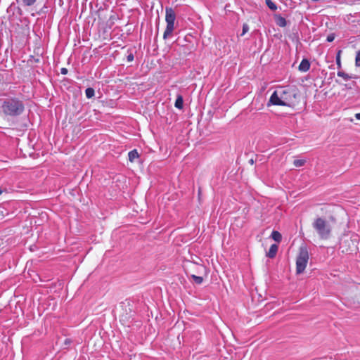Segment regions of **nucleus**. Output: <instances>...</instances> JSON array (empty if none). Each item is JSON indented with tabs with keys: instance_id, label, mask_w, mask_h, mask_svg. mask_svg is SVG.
<instances>
[{
	"instance_id": "nucleus-14",
	"label": "nucleus",
	"mask_w": 360,
	"mask_h": 360,
	"mask_svg": "<svg viewBox=\"0 0 360 360\" xmlns=\"http://www.w3.org/2000/svg\"><path fill=\"white\" fill-rule=\"evenodd\" d=\"M266 6L271 11H276L277 9L276 4L271 0H265Z\"/></svg>"
},
{
	"instance_id": "nucleus-5",
	"label": "nucleus",
	"mask_w": 360,
	"mask_h": 360,
	"mask_svg": "<svg viewBox=\"0 0 360 360\" xmlns=\"http://www.w3.org/2000/svg\"><path fill=\"white\" fill-rule=\"evenodd\" d=\"M309 260V253L305 248H301L296 259V272L300 274L304 272Z\"/></svg>"
},
{
	"instance_id": "nucleus-20",
	"label": "nucleus",
	"mask_w": 360,
	"mask_h": 360,
	"mask_svg": "<svg viewBox=\"0 0 360 360\" xmlns=\"http://www.w3.org/2000/svg\"><path fill=\"white\" fill-rule=\"evenodd\" d=\"M335 35L333 33H331L327 36L326 41L328 42H332L335 39Z\"/></svg>"
},
{
	"instance_id": "nucleus-10",
	"label": "nucleus",
	"mask_w": 360,
	"mask_h": 360,
	"mask_svg": "<svg viewBox=\"0 0 360 360\" xmlns=\"http://www.w3.org/2000/svg\"><path fill=\"white\" fill-rule=\"evenodd\" d=\"M129 160L130 162H134L136 158H139V153L136 149H134L129 152L128 153Z\"/></svg>"
},
{
	"instance_id": "nucleus-19",
	"label": "nucleus",
	"mask_w": 360,
	"mask_h": 360,
	"mask_svg": "<svg viewBox=\"0 0 360 360\" xmlns=\"http://www.w3.org/2000/svg\"><path fill=\"white\" fill-rule=\"evenodd\" d=\"M355 65L357 67H360V50L356 53L355 58Z\"/></svg>"
},
{
	"instance_id": "nucleus-16",
	"label": "nucleus",
	"mask_w": 360,
	"mask_h": 360,
	"mask_svg": "<svg viewBox=\"0 0 360 360\" xmlns=\"http://www.w3.org/2000/svg\"><path fill=\"white\" fill-rule=\"evenodd\" d=\"M191 278L193 281L198 285H200L203 281V278L202 276H195L194 274L191 275Z\"/></svg>"
},
{
	"instance_id": "nucleus-23",
	"label": "nucleus",
	"mask_w": 360,
	"mask_h": 360,
	"mask_svg": "<svg viewBox=\"0 0 360 360\" xmlns=\"http://www.w3.org/2000/svg\"><path fill=\"white\" fill-rule=\"evenodd\" d=\"M68 69H67V68H62L60 69V73H61L62 75H67V74H68Z\"/></svg>"
},
{
	"instance_id": "nucleus-6",
	"label": "nucleus",
	"mask_w": 360,
	"mask_h": 360,
	"mask_svg": "<svg viewBox=\"0 0 360 360\" xmlns=\"http://www.w3.org/2000/svg\"><path fill=\"white\" fill-rule=\"evenodd\" d=\"M310 66L309 60L307 58H303L299 65L298 70L302 72H306L309 70Z\"/></svg>"
},
{
	"instance_id": "nucleus-24",
	"label": "nucleus",
	"mask_w": 360,
	"mask_h": 360,
	"mask_svg": "<svg viewBox=\"0 0 360 360\" xmlns=\"http://www.w3.org/2000/svg\"><path fill=\"white\" fill-rule=\"evenodd\" d=\"M72 343V340L70 338H66L64 341V344L66 345V346H69L70 344Z\"/></svg>"
},
{
	"instance_id": "nucleus-13",
	"label": "nucleus",
	"mask_w": 360,
	"mask_h": 360,
	"mask_svg": "<svg viewBox=\"0 0 360 360\" xmlns=\"http://www.w3.org/2000/svg\"><path fill=\"white\" fill-rule=\"evenodd\" d=\"M85 94H86V97L87 98H91L94 96L95 95V91L93 88L91 87H88L87 89H86L85 90Z\"/></svg>"
},
{
	"instance_id": "nucleus-15",
	"label": "nucleus",
	"mask_w": 360,
	"mask_h": 360,
	"mask_svg": "<svg viewBox=\"0 0 360 360\" xmlns=\"http://www.w3.org/2000/svg\"><path fill=\"white\" fill-rule=\"evenodd\" d=\"M305 162H306L305 160H304V159H298V160H294L293 165L296 167H300L304 166Z\"/></svg>"
},
{
	"instance_id": "nucleus-7",
	"label": "nucleus",
	"mask_w": 360,
	"mask_h": 360,
	"mask_svg": "<svg viewBox=\"0 0 360 360\" xmlns=\"http://www.w3.org/2000/svg\"><path fill=\"white\" fill-rule=\"evenodd\" d=\"M275 22L276 25L281 27H284L287 25L286 19L280 15H275Z\"/></svg>"
},
{
	"instance_id": "nucleus-3",
	"label": "nucleus",
	"mask_w": 360,
	"mask_h": 360,
	"mask_svg": "<svg viewBox=\"0 0 360 360\" xmlns=\"http://www.w3.org/2000/svg\"><path fill=\"white\" fill-rule=\"evenodd\" d=\"M312 227L321 239L327 240L330 238L332 228L326 219L317 217L312 223Z\"/></svg>"
},
{
	"instance_id": "nucleus-11",
	"label": "nucleus",
	"mask_w": 360,
	"mask_h": 360,
	"mask_svg": "<svg viewBox=\"0 0 360 360\" xmlns=\"http://www.w3.org/2000/svg\"><path fill=\"white\" fill-rule=\"evenodd\" d=\"M271 238L277 243H280L282 239V236L278 231H273L271 235Z\"/></svg>"
},
{
	"instance_id": "nucleus-12",
	"label": "nucleus",
	"mask_w": 360,
	"mask_h": 360,
	"mask_svg": "<svg viewBox=\"0 0 360 360\" xmlns=\"http://www.w3.org/2000/svg\"><path fill=\"white\" fill-rule=\"evenodd\" d=\"M337 75L338 77H342L345 82H347L352 78V77H351L350 75H349L348 74L345 73L342 70H338L337 72Z\"/></svg>"
},
{
	"instance_id": "nucleus-21",
	"label": "nucleus",
	"mask_w": 360,
	"mask_h": 360,
	"mask_svg": "<svg viewBox=\"0 0 360 360\" xmlns=\"http://www.w3.org/2000/svg\"><path fill=\"white\" fill-rule=\"evenodd\" d=\"M249 30V26L247 24H244L243 25V30L241 33V36L244 35Z\"/></svg>"
},
{
	"instance_id": "nucleus-1",
	"label": "nucleus",
	"mask_w": 360,
	"mask_h": 360,
	"mask_svg": "<svg viewBox=\"0 0 360 360\" xmlns=\"http://www.w3.org/2000/svg\"><path fill=\"white\" fill-rule=\"evenodd\" d=\"M0 112L5 117L15 118L22 115L25 110L24 101L16 96H9L0 100Z\"/></svg>"
},
{
	"instance_id": "nucleus-9",
	"label": "nucleus",
	"mask_w": 360,
	"mask_h": 360,
	"mask_svg": "<svg viewBox=\"0 0 360 360\" xmlns=\"http://www.w3.org/2000/svg\"><path fill=\"white\" fill-rule=\"evenodd\" d=\"M174 106L177 109L181 110L184 107V98L181 94L176 96V99L174 103Z\"/></svg>"
},
{
	"instance_id": "nucleus-18",
	"label": "nucleus",
	"mask_w": 360,
	"mask_h": 360,
	"mask_svg": "<svg viewBox=\"0 0 360 360\" xmlns=\"http://www.w3.org/2000/svg\"><path fill=\"white\" fill-rule=\"evenodd\" d=\"M37 0H22V3L25 6H32L36 3Z\"/></svg>"
},
{
	"instance_id": "nucleus-25",
	"label": "nucleus",
	"mask_w": 360,
	"mask_h": 360,
	"mask_svg": "<svg viewBox=\"0 0 360 360\" xmlns=\"http://www.w3.org/2000/svg\"><path fill=\"white\" fill-rule=\"evenodd\" d=\"M355 117H356V119L360 120V112L359 113H356L355 114Z\"/></svg>"
},
{
	"instance_id": "nucleus-4",
	"label": "nucleus",
	"mask_w": 360,
	"mask_h": 360,
	"mask_svg": "<svg viewBox=\"0 0 360 360\" xmlns=\"http://www.w3.org/2000/svg\"><path fill=\"white\" fill-rule=\"evenodd\" d=\"M176 20V14L174 9L171 7L165 8V21L167 26L163 34V38L165 39L169 37L174 30V22Z\"/></svg>"
},
{
	"instance_id": "nucleus-2",
	"label": "nucleus",
	"mask_w": 360,
	"mask_h": 360,
	"mask_svg": "<svg viewBox=\"0 0 360 360\" xmlns=\"http://www.w3.org/2000/svg\"><path fill=\"white\" fill-rule=\"evenodd\" d=\"M295 98V89L290 86L279 87L272 93L267 105L290 106Z\"/></svg>"
},
{
	"instance_id": "nucleus-26",
	"label": "nucleus",
	"mask_w": 360,
	"mask_h": 360,
	"mask_svg": "<svg viewBox=\"0 0 360 360\" xmlns=\"http://www.w3.org/2000/svg\"><path fill=\"white\" fill-rule=\"evenodd\" d=\"M253 162H254V161H253V160H252V159L250 160V163L251 165H252V164H253Z\"/></svg>"
},
{
	"instance_id": "nucleus-22",
	"label": "nucleus",
	"mask_w": 360,
	"mask_h": 360,
	"mask_svg": "<svg viewBox=\"0 0 360 360\" xmlns=\"http://www.w3.org/2000/svg\"><path fill=\"white\" fill-rule=\"evenodd\" d=\"M134 56L132 53H130L127 57V60L128 62H131L134 60Z\"/></svg>"
},
{
	"instance_id": "nucleus-8",
	"label": "nucleus",
	"mask_w": 360,
	"mask_h": 360,
	"mask_svg": "<svg viewBox=\"0 0 360 360\" xmlns=\"http://www.w3.org/2000/svg\"><path fill=\"white\" fill-rule=\"evenodd\" d=\"M278 249V247L276 244H272L270 246L268 252L266 253V256L269 258L275 257V256L277 253Z\"/></svg>"
},
{
	"instance_id": "nucleus-17",
	"label": "nucleus",
	"mask_w": 360,
	"mask_h": 360,
	"mask_svg": "<svg viewBox=\"0 0 360 360\" xmlns=\"http://www.w3.org/2000/svg\"><path fill=\"white\" fill-rule=\"evenodd\" d=\"M340 56H341V51H338L337 54H336V57H335V61H336V64H337V66L339 69L341 68V58H340Z\"/></svg>"
},
{
	"instance_id": "nucleus-27",
	"label": "nucleus",
	"mask_w": 360,
	"mask_h": 360,
	"mask_svg": "<svg viewBox=\"0 0 360 360\" xmlns=\"http://www.w3.org/2000/svg\"><path fill=\"white\" fill-rule=\"evenodd\" d=\"M3 193V190L1 189V188L0 187V195L2 194Z\"/></svg>"
}]
</instances>
